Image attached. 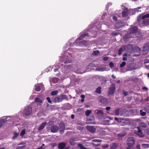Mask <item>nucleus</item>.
<instances>
[{"label": "nucleus", "mask_w": 149, "mask_h": 149, "mask_svg": "<svg viewBox=\"0 0 149 149\" xmlns=\"http://www.w3.org/2000/svg\"><path fill=\"white\" fill-rule=\"evenodd\" d=\"M64 100H68V97L65 95H58L54 99L55 102H61Z\"/></svg>", "instance_id": "obj_1"}, {"label": "nucleus", "mask_w": 149, "mask_h": 149, "mask_svg": "<svg viewBox=\"0 0 149 149\" xmlns=\"http://www.w3.org/2000/svg\"><path fill=\"white\" fill-rule=\"evenodd\" d=\"M135 139L132 137H129L127 139V143L128 146L133 147L135 144Z\"/></svg>", "instance_id": "obj_2"}, {"label": "nucleus", "mask_w": 149, "mask_h": 149, "mask_svg": "<svg viewBox=\"0 0 149 149\" xmlns=\"http://www.w3.org/2000/svg\"><path fill=\"white\" fill-rule=\"evenodd\" d=\"M24 113L26 116L30 115L32 112V108L31 106H28L25 107L24 111Z\"/></svg>", "instance_id": "obj_3"}, {"label": "nucleus", "mask_w": 149, "mask_h": 149, "mask_svg": "<svg viewBox=\"0 0 149 149\" xmlns=\"http://www.w3.org/2000/svg\"><path fill=\"white\" fill-rule=\"evenodd\" d=\"M149 51V43H146L144 45L142 51L143 54H147Z\"/></svg>", "instance_id": "obj_4"}, {"label": "nucleus", "mask_w": 149, "mask_h": 149, "mask_svg": "<svg viewBox=\"0 0 149 149\" xmlns=\"http://www.w3.org/2000/svg\"><path fill=\"white\" fill-rule=\"evenodd\" d=\"M115 90V85L114 84H112L108 90V94L109 95H113Z\"/></svg>", "instance_id": "obj_5"}, {"label": "nucleus", "mask_w": 149, "mask_h": 149, "mask_svg": "<svg viewBox=\"0 0 149 149\" xmlns=\"http://www.w3.org/2000/svg\"><path fill=\"white\" fill-rule=\"evenodd\" d=\"M59 129V127L57 125H54L51 128L50 130L52 132L55 133L57 132Z\"/></svg>", "instance_id": "obj_6"}, {"label": "nucleus", "mask_w": 149, "mask_h": 149, "mask_svg": "<svg viewBox=\"0 0 149 149\" xmlns=\"http://www.w3.org/2000/svg\"><path fill=\"white\" fill-rule=\"evenodd\" d=\"M86 128L89 131L92 133L96 131L95 128L93 126L88 125L86 127Z\"/></svg>", "instance_id": "obj_7"}, {"label": "nucleus", "mask_w": 149, "mask_h": 149, "mask_svg": "<svg viewBox=\"0 0 149 149\" xmlns=\"http://www.w3.org/2000/svg\"><path fill=\"white\" fill-rule=\"evenodd\" d=\"M138 30L137 27L134 26L130 29L129 31L131 33H135Z\"/></svg>", "instance_id": "obj_8"}, {"label": "nucleus", "mask_w": 149, "mask_h": 149, "mask_svg": "<svg viewBox=\"0 0 149 149\" xmlns=\"http://www.w3.org/2000/svg\"><path fill=\"white\" fill-rule=\"evenodd\" d=\"M66 145V143L63 142H61L58 143V148L59 149H64Z\"/></svg>", "instance_id": "obj_9"}, {"label": "nucleus", "mask_w": 149, "mask_h": 149, "mask_svg": "<svg viewBox=\"0 0 149 149\" xmlns=\"http://www.w3.org/2000/svg\"><path fill=\"white\" fill-rule=\"evenodd\" d=\"M130 120L128 119H126L125 120H123L122 123L120 125H121L124 126L126 125H127L129 124Z\"/></svg>", "instance_id": "obj_10"}, {"label": "nucleus", "mask_w": 149, "mask_h": 149, "mask_svg": "<svg viewBox=\"0 0 149 149\" xmlns=\"http://www.w3.org/2000/svg\"><path fill=\"white\" fill-rule=\"evenodd\" d=\"M35 102L40 105H42V101L38 97H36L35 99Z\"/></svg>", "instance_id": "obj_11"}, {"label": "nucleus", "mask_w": 149, "mask_h": 149, "mask_svg": "<svg viewBox=\"0 0 149 149\" xmlns=\"http://www.w3.org/2000/svg\"><path fill=\"white\" fill-rule=\"evenodd\" d=\"M136 134L141 138H143L144 136V134L142 132L141 130H138L136 133Z\"/></svg>", "instance_id": "obj_12"}, {"label": "nucleus", "mask_w": 149, "mask_h": 149, "mask_svg": "<svg viewBox=\"0 0 149 149\" xmlns=\"http://www.w3.org/2000/svg\"><path fill=\"white\" fill-rule=\"evenodd\" d=\"M118 144L117 143H113L110 145L111 149H115L118 147Z\"/></svg>", "instance_id": "obj_13"}, {"label": "nucleus", "mask_w": 149, "mask_h": 149, "mask_svg": "<svg viewBox=\"0 0 149 149\" xmlns=\"http://www.w3.org/2000/svg\"><path fill=\"white\" fill-rule=\"evenodd\" d=\"M47 124L46 122H45L42 123L40 126L38 128V130L41 131L42 130L45 126Z\"/></svg>", "instance_id": "obj_14"}, {"label": "nucleus", "mask_w": 149, "mask_h": 149, "mask_svg": "<svg viewBox=\"0 0 149 149\" xmlns=\"http://www.w3.org/2000/svg\"><path fill=\"white\" fill-rule=\"evenodd\" d=\"M35 90L36 91L38 92H39L41 90V88L40 86L38 84H35Z\"/></svg>", "instance_id": "obj_15"}, {"label": "nucleus", "mask_w": 149, "mask_h": 149, "mask_svg": "<svg viewBox=\"0 0 149 149\" xmlns=\"http://www.w3.org/2000/svg\"><path fill=\"white\" fill-rule=\"evenodd\" d=\"M75 140L73 139H70L69 140V142L71 145L74 146L76 144Z\"/></svg>", "instance_id": "obj_16"}, {"label": "nucleus", "mask_w": 149, "mask_h": 149, "mask_svg": "<svg viewBox=\"0 0 149 149\" xmlns=\"http://www.w3.org/2000/svg\"><path fill=\"white\" fill-rule=\"evenodd\" d=\"M88 34H84L81 35L78 38L79 40H81L83 39V38H84L86 36H87Z\"/></svg>", "instance_id": "obj_17"}, {"label": "nucleus", "mask_w": 149, "mask_h": 149, "mask_svg": "<svg viewBox=\"0 0 149 149\" xmlns=\"http://www.w3.org/2000/svg\"><path fill=\"white\" fill-rule=\"evenodd\" d=\"M6 121V120L4 119H1L0 120V128L2 127L4 123H5Z\"/></svg>", "instance_id": "obj_18"}, {"label": "nucleus", "mask_w": 149, "mask_h": 149, "mask_svg": "<svg viewBox=\"0 0 149 149\" xmlns=\"http://www.w3.org/2000/svg\"><path fill=\"white\" fill-rule=\"evenodd\" d=\"M59 127L61 129H63V130H65V125L64 123L63 122H61L59 124Z\"/></svg>", "instance_id": "obj_19"}, {"label": "nucleus", "mask_w": 149, "mask_h": 149, "mask_svg": "<svg viewBox=\"0 0 149 149\" xmlns=\"http://www.w3.org/2000/svg\"><path fill=\"white\" fill-rule=\"evenodd\" d=\"M115 27L117 29H119L122 27V25L120 23H117L115 26Z\"/></svg>", "instance_id": "obj_20"}, {"label": "nucleus", "mask_w": 149, "mask_h": 149, "mask_svg": "<svg viewBox=\"0 0 149 149\" xmlns=\"http://www.w3.org/2000/svg\"><path fill=\"white\" fill-rule=\"evenodd\" d=\"M139 126L142 128H145L147 127V125L145 123L142 122L140 124Z\"/></svg>", "instance_id": "obj_21"}, {"label": "nucleus", "mask_w": 149, "mask_h": 149, "mask_svg": "<svg viewBox=\"0 0 149 149\" xmlns=\"http://www.w3.org/2000/svg\"><path fill=\"white\" fill-rule=\"evenodd\" d=\"M126 134L125 132H120L117 134V136L118 137H121L124 136Z\"/></svg>", "instance_id": "obj_22"}, {"label": "nucleus", "mask_w": 149, "mask_h": 149, "mask_svg": "<svg viewBox=\"0 0 149 149\" xmlns=\"http://www.w3.org/2000/svg\"><path fill=\"white\" fill-rule=\"evenodd\" d=\"M100 52L99 50L94 51L92 53V55L93 56H97L99 54Z\"/></svg>", "instance_id": "obj_23"}, {"label": "nucleus", "mask_w": 149, "mask_h": 149, "mask_svg": "<svg viewBox=\"0 0 149 149\" xmlns=\"http://www.w3.org/2000/svg\"><path fill=\"white\" fill-rule=\"evenodd\" d=\"M130 38V35L129 34H126L123 37V39L124 40H126L127 39Z\"/></svg>", "instance_id": "obj_24"}, {"label": "nucleus", "mask_w": 149, "mask_h": 149, "mask_svg": "<svg viewBox=\"0 0 149 149\" xmlns=\"http://www.w3.org/2000/svg\"><path fill=\"white\" fill-rule=\"evenodd\" d=\"M127 11L125 10L123 11L122 13L123 17H125L127 15Z\"/></svg>", "instance_id": "obj_25"}, {"label": "nucleus", "mask_w": 149, "mask_h": 149, "mask_svg": "<svg viewBox=\"0 0 149 149\" xmlns=\"http://www.w3.org/2000/svg\"><path fill=\"white\" fill-rule=\"evenodd\" d=\"M101 87H98L96 89L95 91V92L99 94H100L101 93Z\"/></svg>", "instance_id": "obj_26"}, {"label": "nucleus", "mask_w": 149, "mask_h": 149, "mask_svg": "<svg viewBox=\"0 0 149 149\" xmlns=\"http://www.w3.org/2000/svg\"><path fill=\"white\" fill-rule=\"evenodd\" d=\"M92 111L91 110H88L85 112V115L86 116H88L91 113Z\"/></svg>", "instance_id": "obj_27"}, {"label": "nucleus", "mask_w": 149, "mask_h": 149, "mask_svg": "<svg viewBox=\"0 0 149 149\" xmlns=\"http://www.w3.org/2000/svg\"><path fill=\"white\" fill-rule=\"evenodd\" d=\"M58 93V91L57 90H56L55 91H52L51 93V95L52 96H54L56 95Z\"/></svg>", "instance_id": "obj_28"}, {"label": "nucleus", "mask_w": 149, "mask_h": 149, "mask_svg": "<svg viewBox=\"0 0 149 149\" xmlns=\"http://www.w3.org/2000/svg\"><path fill=\"white\" fill-rule=\"evenodd\" d=\"M78 146L79 147L80 149H87L86 148L84 147V146L81 143H79L78 145Z\"/></svg>", "instance_id": "obj_29"}, {"label": "nucleus", "mask_w": 149, "mask_h": 149, "mask_svg": "<svg viewBox=\"0 0 149 149\" xmlns=\"http://www.w3.org/2000/svg\"><path fill=\"white\" fill-rule=\"evenodd\" d=\"M95 112L97 114H102L103 113V111L102 110H96Z\"/></svg>", "instance_id": "obj_30"}, {"label": "nucleus", "mask_w": 149, "mask_h": 149, "mask_svg": "<svg viewBox=\"0 0 149 149\" xmlns=\"http://www.w3.org/2000/svg\"><path fill=\"white\" fill-rule=\"evenodd\" d=\"M149 18V14H147L143 16L142 17V19H144L146 18Z\"/></svg>", "instance_id": "obj_31"}, {"label": "nucleus", "mask_w": 149, "mask_h": 149, "mask_svg": "<svg viewBox=\"0 0 149 149\" xmlns=\"http://www.w3.org/2000/svg\"><path fill=\"white\" fill-rule=\"evenodd\" d=\"M140 111V114L141 115V116H144L146 115V112H145L143 111L142 110H141Z\"/></svg>", "instance_id": "obj_32"}, {"label": "nucleus", "mask_w": 149, "mask_h": 149, "mask_svg": "<svg viewBox=\"0 0 149 149\" xmlns=\"http://www.w3.org/2000/svg\"><path fill=\"white\" fill-rule=\"evenodd\" d=\"M18 134L16 132H15L14 133V136L13 137L12 139H16L17 137V136H18Z\"/></svg>", "instance_id": "obj_33"}, {"label": "nucleus", "mask_w": 149, "mask_h": 149, "mask_svg": "<svg viewBox=\"0 0 149 149\" xmlns=\"http://www.w3.org/2000/svg\"><path fill=\"white\" fill-rule=\"evenodd\" d=\"M26 130L25 129L22 130L21 132L20 135L21 136H23L25 134Z\"/></svg>", "instance_id": "obj_34"}, {"label": "nucleus", "mask_w": 149, "mask_h": 149, "mask_svg": "<svg viewBox=\"0 0 149 149\" xmlns=\"http://www.w3.org/2000/svg\"><path fill=\"white\" fill-rule=\"evenodd\" d=\"M141 146L142 147H143L145 148H149V144H141Z\"/></svg>", "instance_id": "obj_35"}, {"label": "nucleus", "mask_w": 149, "mask_h": 149, "mask_svg": "<svg viewBox=\"0 0 149 149\" xmlns=\"http://www.w3.org/2000/svg\"><path fill=\"white\" fill-rule=\"evenodd\" d=\"M120 111V109L119 108H118L115 111V114L117 116H118L119 115V113Z\"/></svg>", "instance_id": "obj_36"}, {"label": "nucleus", "mask_w": 149, "mask_h": 149, "mask_svg": "<svg viewBox=\"0 0 149 149\" xmlns=\"http://www.w3.org/2000/svg\"><path fill=\"white\" fill-rule=\"evenodd\" d=\"M126 64V63L125 61H123L120 64V66L121 68L123 67Z\"/></svg>", "instance_id": "obj_37"}, {"label": "nucleus", "mask_w": 149, "mask_h": 149, "mask_svg": "<svg viewBox=\"0 0 149 149\" xmlns=\"http://www.w3.org/2000/svg\"><path fill=\"white\" fill-rule=\"evenodd\" d=\"M123 49L122 48H121L119 49L118 50V54L119 55H120L122 54Z\"/></svg>", "instance_id": "obj_38"}, {"label": "nucleus", "mask_w": 149, "mask_h": 149, "mask_svg": "<svg viewBox=\"0 0 149 149\" xmlns=\"http://www.w3.org/2000/svg\"><path fill=\"white\" fill-rule=\"evenodd\" d=\"M77 128L78 130L81 131L84 128L83 127L81 126H78L77 127Z\"/></svg>", "instance_id": "obj_39"}, {"label": "nucleus", "mask_w": 149, "mask_h": 149, "mask_svg": "<svg viewBox=\"0 0 149 149\" xmlns=\"http://www.w3.org/2000/svg\"><path fill=\"white\" fill-rule=\"evenodd\" d=\"M92 141L95 142H102V140L101 139H95L93 140Z\"/></svg>", "instance_id": "obj_40"}, {"label": "nucleus", "mask_w": 149, "mask_h": 149, "mask_svg": "<svg viewBox=\"0 0 149 149\" xmlns=\"http://www.w3.org/2000/svg\"><path fill=\"white\" fill-rule=\"evenodd\" d=\"M26 146H19L17 148V149H25Z\"/></svg>", "instance_id": "obj_41"}, {"label": "nucleus", "mask_w": 149, "mask_h": 149, "mask_svg": "<svg viewBox=\"0 0 149 149\" xmlns=\"http://www.w3.org/2000/svg\"><path fill=\"white\" fill-rule=\"evenodd\" d=\"M109 120H104L103 122L105 125H107L109 124Z\"/></svg>", "instance_id": "obj_42"}, {"label": "nucleus", "mask_w": 149, "mask_h": 149, "mask_svg": "<svg viewBox=\"0 0 149 149\" xmlns=\"http://www.w3.org/2000/svg\"><path fill=\"white\" fill-rule=\"evenodd\" d=\"M46 100H47L48 102L52 104V101L51 100L50 98L49 97H48L46 98Z\"/></svg>", "instance_id": "obj_43"}, {"label": "nucleus", "mask_w": 149, "mask_h": 149, "mask_svg": "<svg viewBox=\"0 0 149 149\" xmlns=\"http://www.w3.org/2000/svg\"><path fill=\"white\" fill-rule=\"evenodd\" d=\"M109 66L111 68H112L114 66V64L113 62H111L109 63Z\"/></svg>", "instance_id": "obj_44"}, {"label": "nucleus", "mask_w": 149, "mask_h": 149, "mask_svg": "<svg viewBox=\"0 0 149 149\" xmlns=\"http://www.w3.org/2000/svg\"><path fill=\"white\" fill-rule=\"evenodd\" d=\"M123 94L125 96H126L128 95V92L124 91H123Z\"/></svg>", "instance_id": "obj_45"}, {"label": "nucleus", "mask_w": 149, "mask_h": 149, "mask_svg": "<svg viewBox=\"0 0 149 149\" xmlns=\"http://www.w3.org/2000/svg\"><path fill=\"white\" fill-rule=\"evenodd\" d=\"M104 99V98L103 97H101L100 100H99L100 102L102 103H103V101H102Z\"/></svg>", "instance_id": "obj_46"}, {"label": "nucleus", "mask_w": 149, "mask_h": 149, "mask_svg": "<svg viewBox=\"0 0 149 149\" xmlns=\"http://www.w3.org/2000/svg\"><path fill=\"white\" fill-rule=\"evenodd\" d=\"M145 132L149 135V128H147L145 130Z\"/></svg>", "instance_id": "obj_47"}, {"label": "nucleus", "mask_w": 149, "mask_h": 149, "mask_svg": "<svg viewBox=\"0 0 149 149\" xmlns=\"http://www.w3.org/2000/svg\"><path fill=\"white\" fill-rule=\"evenodd\" d=\"M108 58H109L108 57L106 56V57H104L103 58V60H104V61H106L108 60Z\"/></svg>", "instance_id": "obj_48"}, {"label": "nucleus", "mask_w": 149, "mask_h": 149, "mask_svg": "<svg viewBox=\"0 0 149 149\" xmlns=\"http://www.w3.org/2000/svg\"><path fill=\"white\" fill-rule=\"evenodd\" d=\"M112 35L114 36H117L118 35V33L116 32H113L112 33Z\"/></svg>", "instance_id": "obj_49"}, {"label": "nucleus", "mask_w": 149, "mask_h": 149, "mask_svg": "<svg viewBox=\"0 0 149 149\" xmlns=\"http://www.w3.org/2000/svg\"><path fill=\"white\" fill-rule=\"evenodd\" d=\"M87 123L88 124H95V122H87Z\"/></svg>", "instance_id": "obj_50"}, {"label": "nucleus", "mask_w": 149, "mask_h": 149, "mask_svg": "<svg viewBox=\"0 0 149 149\" xmlns=\"http://www.w3.org/2000/svg\"><path fill=\"white\" fill-rule=\"evenodd\" d=\"M123 120V119H119V120L118 121V122L119 123H122Z\"/></svg>", "instance_id": "obj_51"}, {"label": "nucleus", "mask_w": 149, "mask_h": 149, "mask_svg": "<svg viewBox=\"0 0 149 149\" xmlns=\"http://www.w3.org/2000/svg\"><path fill=\"white\" fill-rule=\"evenodd\" d=\"M113 19L114 21H117V17L115 16H113Z\"/></svg>", "instance_id": "obj_52"}, {"label": "nucleus", "mask_w": 149, "mask_h": 149, "mask_svg": "<svg viewBox=\"0 0 149 149\" xmlns=\"http://www.w3.org/2000/svg\"><path fill=\"white\" fill-rule=\"evenodd\" d=\"M111 109V107H107L106 108V109L107 111Z\"/></svg>", "instance_id": "obj_53"}, {"label": "nucleus", "mask_w": 149, "mask_h": 149, "mask_svg": "<svg viewBox=\"0 0 149 149\" xmlns=\"http://www.w3.org/2000/svg\"><path fill=\"white\" fill-rule=\"evenodd\" d=\"M61 130H60V133L61 134H63L64 132V130H63V129H61Z\"/></svg>", "instance_id": "obj_54"}, {"label": "nucleus", "mask_w": 149, "mask_h": 149, "mask_svg": "<svg viewBox=\"0 0 149 149\" xmlns=\"http://www.w3.org/2000/svg\"><path fill=\"white\" fill-rule=\"evenodd\" d=\"M137 149H140V145L139 144H137L136 146Z\"/></svg>", "instance_id": "obj_55"}, {"label": "nucleus", "mask_w": 149, "mask_h": 149, "mask_svg": "<svg viewBox=\"0 0 149 149\" xmlns=\"http://www.w3.org/2000/svg\"><path fill=\"white\" fill-rule=\"evenodd\" d=\"M104 69L102 68L100 69H96V70H98L99 71H104Z\"/></svg>", "instance_id": "obj_56"}, {"label": "nucleus", "mask_w": 149, "mask_h": 149, "mask_svg": "<svg viewBox=\"0 0 149 149\" xmlns=\"http://www.w3.org/2000/svg\"><path fill=\"white\" fill-rule=\"evenodd\" d=\"M127 60V58L126 57H123V61H126V60Z\"/></svg>", "instance_id": "obj_57"}, {"label": "nucleus", "mask_w": 149, "mask_h": 149, "mask_svg": "<svg viewBox=\"0 0 149 149\" xmlns=\"http://www.w3.org/2000/svg\"><path fill=\"white\" fill-rule=\"evenodd\" d=\"M71 61H67L65 62V63H70L71 62Z\"/></svg>", "instance_id": "obj_58"}, {"label": "nucleus", "mask_w": 149, "mask_h": 149, "mask_svg": "<svg viewBox=\"0 0 149 149\" xmlns=\"http://www.w3.org/2000/svg\"><path fill=\"white\" fill-rule=\"evenodd\" d=\"M85 96L84 95H81V97L82 99H84L85 98Z\"/></svg>", "instance_id": "obj_59"}, {"label": "nucleus", "mask_w": 149, "mask_h": 149, "mask_svg": "<svg viewBox=\"0 0 149 149\" xmlns=\"http://www.w3.org/2000/svg\"><path fill=\"white\" fill-rule=\"evenodd\" d=\"M112 78L113 79H115L116 78V77L115 76H114V75L113 74L112 75Z\"/></svg>", "instance_id": "obj_60"}, {"label": "nucleus", "mask_w": 149, "mask_h": 149, "mask_svg": "<svg viewBox=\"0 0 149 149\" xmlns=\"http://www.w3.org/2000/svg\"><path fill=\"white\" fill-rule=\"evenodd\" d=\"M114 120H115L117 121V122L119 120V119L117 117H115L114 118Z\"/></svg>", "instance_id": "obj_61"}, {"label": "nucleus", "mask_w": 149, "mask_h": 149, "mask_svg": "<svg viewBox=\"0 0 149 149\" xmlns=\"http://www.w3.org/2000/svg\"><path fill=\"white\" fill-rule=\"evenodd\" d=\"M74 115L72 114L71 115V118H72V119H74Z\"/></svg>", "instance_id": "obj_62"}, {"label": "nucleus", "mask_w": 149, "mask_h": 149, "mask_svg": "<svg viewBox=\"0 0 149 149\" xmlns=\"http://www.w3.org/2000/svg\"><path fill=\"white\" fill-rule=\"evenodd\" d=\"M37 149H45L44 148H43L42 146H41L39 148H38Z\"/></svg>", "instance_id": "obj_63"}, {"label": "nucleus", "mask_w": 149, "mask_h": 149, "mask_svg": "<svg viewBox=\"0 0 149 149\" xmlns=\"http://www.w3.org/2000/svg\"><path fill=\"white\" fill-rule=\"evenodd\" d=\"M64 149H70V148L69 147H67L64 148Z\"/></svg>", "instance_id": "obj_64"}]
</instances>
